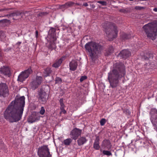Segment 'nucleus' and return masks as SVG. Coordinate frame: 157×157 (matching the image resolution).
I'll use <instances>...</instances> for the list:
<instances>
[{"label":"nucleus","instance_id":"1","mask_svg":"<svg viewBox=\"0 0 157 157\" xmlns=\"http://www.w3.org/2000/svg\"><path fill=\"white\" fill-rule=\"evenodd\" d=\"M25 97H16L5 111L4 118L10 122H16L20 120L23 114L25 105Z\"/></svg>","mask_w":157,"mask_h":157},{"label":"nucleus","instance_id":"2","mask_svg":"<svg viewBox=\"0 0 157 157\" xmlns=\"http://www.w3.org/2000/svg\"><path fill=\"white\" fill-rule=\"evenodd\" d=\"M125 74V68L122 63H114L113 69L108 73V79L109 82V87L115 88L118 86L119 80Z\"/></svg>","mask_w":157,"mask_h":157},{"label":"nucleus","instance_id":"3","mask_svg":"<svg viewBox=\"0 0 157 157\" xmlns=\"http://www.w3.org/2000/svg\"><path fill=\"white\" fill-rule=\"evenodd\" d=\"M85 47L91 60L94 62H95L99 55L101 53L103 49L101 45L93 41L86 43Z\"/></svg>","mask_w":157,"mask_h":157},{"label":"nucleus","instance_id":"4","mask_svg":"<svg viewBox=\"0 0 157 157\" xmlns=\"http://www.w3.org/2000/svg\"><path fill=\"white\" fill-rule=\"evenodd\" d=\"M103 28L109 41L112 40L117 37L118 30L117 27L114 24L106 22L103 25Z\"/></svg>","mask_w":157,"mask_h":157},{"label":"nucleus","instance_id":"5","mask_svg":"<svg viewBox=\"0 0 157 157\" xmlns=\"http://www.w3.org/2000/svg\"><path fill=\"white\" fill-rule=\"evenodd\" d=\"M143 28L147 37L151 38L152 40L155 39L157 35V24L149 23L145 25Z\"/></svg>","mask_w":157,"mask_h":157},{"label":"nucleus","instance_id":"6","mask_svg":"<svg viewBox=\"0 0 157 157\" xmlns=\"http://www.w3.org/2000/svg\"><path fill=\"white\" fill-rule=\"evenodd\" d=\"M48 88V86H42L41 88L38 91L37 96L39 102L42 104H45L47 101V94L45 91V89Z\"/></svg>","mask_w":157,"mask_h":157},{"label":"nucleus","instance_id":"7","mask_svg":"<svg viewBox=\"0 0 157 157\" xmlns=\"http://www.w3.org/2000/svg\"><path fill=\"white\" fill-rule=\"evenodd\" d=\"M38 154L39 157H51L48 145H43L40 147L38 150Z\"/></svg>","mask_w":157,"mask_h":157},{"label":"nucleus","instance_id":"8","mask_svg":"<svg viewBox=\"0 0 157 157\" xmlns=\"http://www.w3.org/2000/svg\"><path fill=\"white\" fill-rule=\"evenodd\" d=\"M42 77L41 76H36V78L32 79L30 85L33 90H35L41 84L42 82Z\"/></svg>","mask_w":157,"mask_h":157},{"label":"nucleus","instance_id":"9","mask_svg":"<svg viewBox=\"0 0 157 157\" xmlns=\"http://www.w3.org/2000/svg\"><path fill=\"white\" fill-rule=\"evenodd\" d=\"M33 71L31 67L29 68L24 71L22 72L18 76L17 80L21 82H23L29 77V75Z\"/></svg>","mask_w":157,"mask_h":157},{"label":"nucleus","instance_id":"10","mask_svg":"<svg viewBox=\"0 0 157 157\" xmlns=\"http://www.w3.org/2000/svg\"><path fill=\"white\" fill-rule=\"evenodd\" d=\"M151 116L150 118L151 121L154 129L157 132V110L155 109L151 110Z\"/></svg>","mask_w":157,"mask_h":157},{"label":"nucleus","instance_id":"11","mask_svg":"<svg viewBox=\"0 0 157 157\" xmlns=\"http://www.w3.org/2000/svg\"><path fill=\"white\" fill-rule=\"evenodd\" d=\"M9 94L8 86L5 83L0 84V96L5 97Z\"/></svg>","mask_w":157,"mask_h":157},{"label":"nucleus","instance_id":"12","mask_svg":"<svg viewBox=\"0 0 157 157\" xmlns=\"http://www.w3.org/2000/svg\"><path fill=\"white\" fill-rule=\"evenodd\" d=\"M82 131L81 129L75 128L73 129L71 132L70 135L71 136V138L75 140L78 137L80 136L82 133Z\"/></svg>","mask_w":157,"mask_h":157},{"label":"nucleus","instance_id":"13","mask_svg":"<svg viewBox=\"0 0 157 157\" xmlns=\"http://www.w3.org/2000/svg\"><path fill=\"white\" fill-rule=\"evenodd\" d=\"M131 52L128 49L122 50L118 55V57L125 59L131 56Z\"/></svg>","mask_w":157,"mask_h":157},{"label":"nucleus","instance_id":"14","mask_svg":"<svg viewBox=\"0 0 157 157\" xmlns=\"http://www.w3.org/2000/svg\"><path fill=\"white\" fill-rule=\"evenodd\" d=\"M0 73L4 75H10V68L7 66H4L0 67Z\"/></svg>","mask_w":157,"mask_h":157},{"label":"nucleus","instance_id":"15","mask_svg":"<svg viewBox=\"0 0 157 157\" xmlns=\"http://www.w3.org/2000/svg\"><path fill=\"white\" fill-rule=\"evenodd\" d=\"M37 114L36 112H34L29 116L28 120V122L33 123L39 120L40 119V117L39 116H37Z\"/></svg>","mask_w":157,"mask_h":157},{"label":"nucleus","instance_id":"16","mask_svg":"<svg viewBox=\"0 0 157 157\" xmlns=\"http://www.w3.org/2000/svg\"><path fill=\"white\" fill-rule=\"evenodd\" d=\"M56 29L52 27H50V29L48 32V36L52 38L54 40H56Z\"/></svg>","mask_w":157,"mask_h":157},{"label":"nucleus","instance_id":"17","mask_svg":"<svg viewBox=\"0 0 157 157\" xmlns=\"http://www.w3.org/2000/svg\"><path fill=\"white\" fill-rule=\"evenodd\" d=\"M101 146L104 148L108 150L110 149L112 147V145L110 141L107 140H103Z\"/></svg>","mask_w":157,"mask_h":157},{"label":"nucleus","instance_id":"18","mask_svg":"<svg viewBox=\"0 0 157 157\" xmlns=\"http://www.w3.org/2000/svg\"><path fill=\"white\" fill-rule=\"evenodd\" d=\"M77 63L75 60H72L69 63L70 69L72 71H75L77 66Z\"/></svg>","mask_w":157,"mask_h":157},{"label":"nucleus","instance_id":"19","mask_svg":"<svg viewBox=\"0 0 157 157\" xmlns=\"http://www.w3.org/2000/svg\"><path fill=\"white\" fill-rule=\"evenodd\" d=\"M99 140L100 139L99 136H97L96 139L94 141V143L93 145V147L95 150H98L100 148L99 142Z\"/></svg>","mask_w":157,"mask_h":157},{"label":"nucleus","instance_id":"20","mask_svg":"<svg viewBox=\"0 0 157 157\" xmlns=\"http://www.w3.org/2000/svg\"><path fill=\"white\" fill-rule=\"evenodd\" d=\"M87 141V140L85 137H80L78 138L77 141L78 145L79 146L82 145L85 143Z\"/></svg>","mask_w":157,"mask_h":157},{"label":"nucleus","instance_id":"21","mask_svg":"<svg viewBox=\"0 0 157 157\" xmlns=\"http://www.w3.org/2000/svg\"><path fill=\"white\" fill-rule=\"evenodd\" d=\"M63 58H64V57H62L59 59L57 61H56V62L52 65V67L55 68L58 67L59 66H60L62 63Z\"/></svg>","mask_w":157,"mask_h":157},{"label":"nucleus","instance_id":"22","mask_svg":"<svg viewBox=\"0 0 157 157\" xmlns=\"http://www.w3.org/2000/svg\"><path fill=\"white\" fill-rule=\"evenodd\" d=\"M52 71L51 68L49 67H47L44 70V77H46L49 76L50 74L51 73Z\"/></svg>","mask_w":157,"mask_h":157},{"label":"nucleus","instance_id":"23","mask_svg":"<svg viewBox=\"0 0 157 157\" xmlns=\"http://www.w3.org/2000/svg\"><path fill=\"white\" fill-rule=\"evenodd\" d=\"M55 41V40H54L53 39L50 42L49 48L52 50L56 48V44L54 42Z\"/></svg>","mask_w":157,"mask_h":157},{"label":"nucleus","instance_id":"24","mask_svg":"<svg viewBox=\"0 0 157 157\" xmlns=\"http://www.w3.org/2000/svg\"><path fill=\"white\" fill-rule=\"evenodd\" d=\"M121 36L122 39L124 40H128L131 37V35L130 34H127L125 33L122 34Z\"/></svg>","mask_w":157,"mask_h":157},{"label":"nucleus","instance_id":"25","mask_svg":"<svg viewBox=\"0 0 157 157\" xmlns=\"http://www.w3.org/2000/svg\"><path fill=\"white\" fill-rule=\"evenodd\" d=\"M21 14V12L20 11H17L16 12L11 13L10 16H12L14 17H16L19 16Z\"/></svg>","mask_w":157,"mask_h":157},{"label":"nucleus","instance_id":"26","mask_svg":"<svg viewBox=\"0 0 157 157\" xmlns=\"http://www.w3.org/2000/svg\"><path fill=\"white\" fill-rule=\"evenodd\" d=\"M71 142L72 140L71 139L68 138L64 140L63 144L66 145H69Z\"/></svg>","mask_w":157,"mask_h":157},{"label":"nucleus","instance_id":"27","mask_svg":"<svg viewBox=\"0 0 157 157\" xmlns=\"http://www.w3.org/2000/svg\"><path fill=\"white\" fill-rule=\"evenodd\" d=\"M114 49L112 46H109L107 52V55H109L113 52Z\"/></svg>","mask_w":157,"mask_h":157},{"label":"nucleus","instance_id":"28","mask_svg":"<svg viewBox=\"0 0 157 157\" xmlns=\"http://www.w3.org/2000/svg\"><path fill=\"white\" fill-rule=\"evenodd\" d=\"M55 83L56 84H60L62 82V80L61 78L57 77L55 78Z\"/></svg>","mask_w":157,"mask_h":157},{"label":"nucleus","instance_id":"29","mask_svg":"<svg viewBox=\"0 0 157 157\" xmlns=\"http://www.w3.org/2000/svg\"><path fill=\"white\" fill-rule=\"evenodd\" d=\"M74 4V2L71 1L68 2L66 3V5L67 8L72 6Z\"/></svg>","mask_w":157,"mask_h":157},{"label":"nucleus","instance_id":"30","mask_svg":"<svg viewBox=\"0 0 157 157\" xmlns=\"http://www.w3.org/2000/svg\"><path fill=\"white\" fill-rule=\"evenodd\" d=\"M26 13H29V12L27 11H25L24 12H21V14L20 16L21 17V18H23L24 17V16L25 17H27L29 15V14L27 15H26Z\"/></svg>","mask_w":157,"mask_h":157},{"label":"nucleus","instance_id":"31","mask_svg":"<svg viewBox=\"0 0 157 157\" xmlns=\"http://www.w3.org/2000/svg\"><path fill=\"white\" fill-rule=\"evenodd\" d=\"M103 153L105 155H106L108 156L112 155V153L109 151L104 150L103 151Z\"/></svg>","mask_w":157,"mask_h":157},{"label":"nucleus","instance_id":"32","mask_svg":"<svg viewBox=\"0 0 157 157\" xmlns=\"http://www.w3.org/2000/svg\"><path fill=\"white\" fill-rule=\"evenodd\" d=\"M120 12L124 13H128L130 11V9L128 8L121 9L120 10Z\"/></svg>","mask_w":157,"mask_h":157},{"label":"nucleus","instance_id":"33","mask_svg":"<svg viewBox=\"0 0 157 157\" xmlns=\"http://www.w3.org/2000/svg\"><path fill=\"white\" fill-rule=\"evenodd\" d=\"M147 55L148 56V57L147 56H144L145 59H148L149 58H153V55L152 54L149 53Z\"/></svg>","mask_w":157,"mask_h":157},{"label":"nucleus","instance_id":"34","mask_svg":"<svg viewBox=\"0 0 157 157\" xmlns=\"http://www.w3.org/2000/svg\"><path fill=\"white\" fill-rule=\"evenodd\" d=\"M5 36L4 33L2 31H0V39L2 40L4 38Z\"/></svg>","mask_w":157,"mask_h":157},{"label":"nucleus","instance_id":"35","mask_svg":"<svg viewBox=\"0 0 157 157\" xmlns=\"http://www.w3.org/2000/svg\"><path fill=\"white\" fill-rule=\"evenodd\" d=\"M97 3L101 4L103 6H106L107 5V2L104 1H98Z\"/></svg>","mask_w":157,"mask_h":157},{"label":"nucleus","instance_id":"36","mask_svg":"<svg viewBox=\"0 0 157 157\" xmlns=\"http://www.w3.org/2000/svg\"><path fill=\"white\" fill-rule=\"evenodd\" d=\"M45 112V110L44 108L42 106L40 110V113L41 115H43L44 114Z\"/></svg>","mask_w":157,"mask_h":157},{"label":"nucleus","instance_id":"37","mask_svg":"<svg viewBox=\"0 0 157 157\" xmlns=\"http://www.w3.org/2000/svg\"><path fill=\"white\" fill-rule=\"evenodd\" d=\"M106 122V120L104 118H102L101 120L100 121V124L101 126L104 125Z\"/></svg>","mask_w":157,"mask_h":157},{"label":"nucleus","instance_id":"38","mask_svg":"<svg viewBox=\"0 0 157 157\" xmlns=\"http://www.w3.org/2000/svg\"><path fill=\"white\" fill-rule=\"evenodd\" d=\"M59 102L60 104V105H61L60 107H64V105L63 102V98L60 99L59 100Z\"/></svg>","mask_w":157,"mask_h":157},{"label":"nucleus","instance_id":"39","mask_svg":"<svg viewBox=\"0 0 157 157\" xmlns=\"http://www.w3.org/2000/svg\"><path fill=\"white\" fill-rule=\"evenodd\" d=\"M87 77L86 76H82L80 79V81L81 82H82L84 80L86 79Z\"/></svg>","mask_w":157,"mask_h":157},{"label":"nucleus","instance_id":"40","mask_svg":"<svg viewBox=\"0 0 157 157\" xmlns=\"http://www.w3.org/2000/svg\"><path fill=\"white\" fill-rule=\"evenodd\" d=\"M59 8L60 9H63V8L66 9V8H67V6H66V3L65 4H63V5H60L59 6Z\"/></svg>","mask_w":157,"mask_h":157},{"label":"nucleus","instance_id":"41","mask_svg":"<svg viewBox=\"0 0 157 157\" xmlns=\"http://www.w3.org/2000/svg\"><path fill=\"white\" fill-rule=\"evenodd\" d=\"M135 9L137 10H141L144 9L143 7L140 6H136L135 7Z\"/></svg>","mask_w":157,"mask_h":157},{"label":"nucleus","instance_id":"42","mask_svg":"<svg viewBox=\"0 0 157 157\" xmlns=\"http://www.w3.org/2000/svg\"><path fill=\"white\" fill-rule=\"evenodd\" d=\"M64 107H60V109L61 110V112L63 113L64 114H65L66 113V111L64 109Z\"/></svg>","mask_w":157,"mask_h":157},{"label":"nucleus","instance_id":"43","mask_svg":"<svg viewBox=\"0 0 157 157\" xmlns=\"http://www.w3.org/2000/svg\"><path fill=\"white\" fill-rule=\"evenodd\" d=\"M48 14V13L47 12L41 13H39V15L40 16H42L43 15H45Z\"/></svg>","mask_w":157,"mask_h":157},{"label":"nucleus","instance_id":"44","mask_svg":"<svg viewBox=\"0 0 157 157\" xmlns=\"http://www.w3.org/2000/svg\"><path fill=\"white\" fill-rule=\"evenodd\" d=\"M36 37V38L38 37V32L37 30H36L35 32Z\"/></svg>","mask_w":157,"mask_h":157},{"label":"nucleus","instance_id":"45","mask_svg":"<svg viewBox=\"0 0 157 157\" xmlns=\"http://www.w3.org/2000/svg\"><path fill=\"white\" fill-rule=\"evenodd\" d=\"M90 5L91 7L92 8H94L95 7V6L94 4H90Z\"/></svg>","mask_w":157,"mask_h":157},{"label":"nucleus","instance_id":"46","mask_svg":"<svg viewBox=\"0 0 157 157\" xmlns=\"http://www.w3.org/2000/svg\"><path fill=\"white\" fill-rule=\"evenodd\" d=\"M83 5L85 6H88V5L87 3H85L83 4Z\"/></svg>","mask_w":157,"mask_h":157},{"label":"nucleus","instance_id":"47","mask_svg":"<svg viewBox=\"0 0 157 157\" xmlns=\"http://www.w3.org/2000/svg\"><path fill=\"white\" fill-rule=\"evenodd\" d=\"M153 10L155 12H157V8H154Z\"/></svg>","mask_w":157,"mask_h":157},{"label":"nucleus","instance_id":"48","mask_svg":"<svg viewBox=\"0 0 157 157\" xmlns=\"http://www.w3.org/2000/svg\"><path fill=\"white\" fill-rule=\"evenodd\" d=\"M21 43V42H18L17 44L18 45H19Z\"/></svg>","mask_w":157,"mask_h":157},{"label":"nucleus","instance_id":"49","mask_svg":"<svg viewBox=\"0 0 157 157\" xmlns=\"http://www.w3.org/2000/svg\"><path fill=\"white\" fill-rule=\"evenodd\" d=\"M145 71H146V70H147V69H149V68H148L147 67H145Z\"/></svg>","mask_w":157,"mask_h":157},{"label":"nucleus","instance_id":"50","mask_svg":"<svg viewBox=\"0 0 157 157\" xmlns=\"http://www.w3.org/2000/svg\"><path fill=\"white\" fill-rule=\"evenodd\" d=\"M29 12V13H26V15H27L28 14H29V15H30V13H29V12Z\"/></svg>","mask_w":157,"mask_h":157},{"label":"nucleus","instance_id":"51","mask_svg":"<svg viewBox=\"0 0 157 157\" xmlns=\"http://www.w3.org/2000/svg\"><path fill=\"white\" fill-rule=\"evenodd\" d=\"M129 0L130 1H133L134 0Z\"/></svg>","mask_w":157,"mask_h":157},{"label":"nucleus","instance_id":"52","mask_svg":"<svg viewBox=\"0 0 157 157\" xmlns=\"http://www.w3.org/2000/svg\"><path fill=\"white\" fill-rule=\"evenodd\" d=\"M51 39H52V38L51 37ZM51 40H53V39H52H52H51Z\"/></svg>","mask_w":157,"mask_h":157},{"label":"nucleus","instance_id":"53","mask_svg":"<svg viewBox=\"0 0 157 157\" xmlns=\"http://www.w3.org/2000/svg\"><path fill=\"white\" fill-rule=\"evenodd\" d=\"M1 21H2V20H0V22H1Z\"/></svg>","mask_w":157,"mask_h":157},{"label":"nucleus","instance_id":"54","mask_svg":"<svg viewBox=\"0 0 157 157\" xmlns=\"http://www.w3.org/2000/svg\"><path fill=\"white\" fill-rule=\"evenodd\" d=\"M146 66H147V64H145V66H146Z\"/></svg>","mask_w":157,"mask_h":157}]
</instances>
